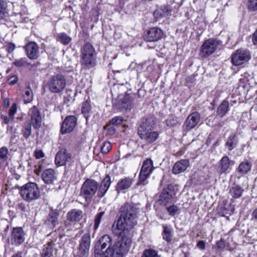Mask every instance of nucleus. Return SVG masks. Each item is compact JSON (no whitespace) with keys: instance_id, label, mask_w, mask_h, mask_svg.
Instances as JSON below:
<instances>
[{"instance_id":"e433bc0d","label":"nucleus","mask_w":257,"mask_h":257,"mask_svg":"<svg viewBox=\"0 0 257 257\" xmlns=\"http://www.w3.org/2000/svg\"><path fill=\"white\" fill-rule=\"evenodd\" d=\"M31 124L29 122L25 123L23 128L22 131L23 136L27 139L30 136L31 134Z\"/></svg>"},{"instance_id":"ddd939ff","label":"nucleus","mask_w":257,"mask_h":257,"mask_svg":"<svg viewBox=\"0 0 257 257\" xmlns=\"http://www.w3.org/2000/svg\"><path fill=\"white\" fill-rule=\"evenodd\" d=\"M72 160V155L66 149H61L56 155L55 162L57 166L65 165Z\"/></svg>"},{"instance_id":"4c0bfd02","label":"nucleus","mask_w":257,"mask_h":257,"mask_svg":"<svg viewBox=\"0 0 257 257\" xmlns=\"http://www.w3.org/2000/svg\"><path fill=\"white\" fill-rule=\"evenodd\" d=\"M141 257H160L158 252L153 249H145Z\"/></svg>"},{"instance_id":"de8ad7c7","label":"nucleus","mask_w":257,"mask_h":257,"mask_svg":"<svg viewBox=\"0 0 257 257\" xmlns=\"http://www.w3.org/2000/svg\"><path fill=\"white\" fill-rule=\"evenodd\" d=\"M8 151L7 148L2 147L0 149V159L5 160L7 157Z\"/></svg>"},{"instance_id":"37998d69","label":"nucleus","mask_w":257,"mask_h":257,"mask_svg":"<svg viewBox=\"0 0 257 257\" xmlns=\"http://www.w3.org/2000/svg\"><path fill=\"white\" fill-rule=\"evenodd\" d=\"M247 7L250 11H257V0H247Z\"/></svg>"},{"instance_id":"aec40b11","label":"nucleus","mask_w":257,"mask_h":257,"mask_svg":"<svg viewBox=\"0 0 257 257\" xmlns=\"http://www.w3.org/2000/svg\"><path fill=\"white\" fill-rule=\"evenodd\" d=\"M133 182L132 179L129 177L124 178L118 181L116 185V190L118 192L124 193L132 186Z\"/></svg>"},{"instance_id":"20e7f679","label":"nucleus","mask_w":257,"mask_h":257,"mask_svg":"<svg viewBox=\"0 0 257 257\" xmlns=\"http://www.w3.org/2000/svg\"><path fill=\"white\" fill-rule=\"evenodd\" d=\"M80 58L81 70L93 69L97 65V53L90 43H86L81 47Z\"/></svg>"},{"instance_id":"49530a36","label":"nucleus","mask_w":257,"mask_h":257,"mask_svg":"<svg viewBox=\"0 0 257 257\" xmlns=\"http://www.w3.org/2000/svg\"><path fill=\"white\" fill-rule=\"evenodd\" d=\"M250 77L251 75L250 73L247 72H245L241 75V78H240L239 81L242 83H246L249 81Z\"/></svg>"},{"instance_id":"09e8293b","label":"nucleus","mask_w":257,"mask_h":257,"mask_svg":"<svg viewBox=\"0 0 257 257\" xmlns=\"http://www.w3.org/2000/svg\"><path fill=\"white\" fill-rule=\"evenodd\" d=\"M29 64L27 62V58H23L17 60V67L25 66Z\"/></svg>"},{"instance_id":"3c124183","label":"nucleus","mask_w":257,"mask_h":257,"mask_svg":"<svg viewBox=\"0 0 257 257\" xmlns=\"http://www.w3.org/2000/svg\"><path fill=\"white\" fill-rule=\"evenodd\" d=\"M16 111V103H14L9 111V115L10 116H13Z\"/></svg>"},{"instance_id":"1a4fd4ad","label":"nucleus","mask_w":257,"mask_h":257,"mask_svg":"<svg viewBox=\"0 0 257 257\" xmlns=\"http://www.w3.org/2000/svg\"><path fill=\"white\" fill-rule=\"evenodd\" d=\"M251 58L250 53L245 49H238L232 54L231 62L233 65L238 66L248 62Z\"/></svg>"},{"instance_id":"72a5a7b5","label":"nucleus","mask_w":257,"mask_h":257,"mask_svg":"<svg viewBox=\"0 0 257 257\" xmlns=\"http://www.w3.org/2000/svg\"><path fill=\"white\" fill-rule=\"evenodd\" d=\"M122 106L126 109H131L133 106V96L130 94L124 95L122 100Z\"/></svg>"},{"instance_id":"a18cd8bd","label":"nucleus","mask_w":257,"mask_h":257,"mask_svg":"<svg viewBox=\"0 0 257 257\" xmlns=\"http://www.w3.org/2000/svg\"><path fill=\"white\" fill-rule=\"evenodd\" d=\"M111 144L108 142H105L101 147V151L103 154H107L111 150Z\"/></svg>"},{"instance_id":"a19ab883","label":"nucleus","mask_w":257,"mask_h":257,"mask_svg":"<svg viewBox=\"0 0 257 257\" xmlns=\"http://www.w3.org/2000/svg\"><path fill=\"white\" fill-rule=\"evenodd\" d=\"M123 120V118L122 116H117L111 119L109 123L113 126H119L122 123Z\"/></svg>"},{"instance_id":"f704fd0d","label":"nucleus","mask_w":257,"mask_h":257,"mask_svg":"<svg viewBox=\"0 0 257 257\" xmlns=\"http://www.w3.org/2000/svg\"><path fill=\"white\" fill-rule=\"evenodd\" d=\"M57 40L63 45H68L72 40V39L67 34L60 33L58 34Z\"/></svg>"},{"instance_id":"a878e982","label":"nucleus","mask_w":257,"mask_h":257,"mask_svg":"<svg viewBox=\"0 0 257 257\" xmlns=\"http://www.w3.org/2000/svg\"><path fill=\"white\" fill-rule=\"evenodd\" d=\"M92 107L90 101L86 100L84 101L81 106V113L83 114L87 122L89 118L92 113Z\"/></svg>"},{"instance_id":"f03ea898","label":"nucleus","mask_w":257,"mask_h":257,"mask_svg":"<svg viewBox=\"0 0 257 257\" xmlns=\"http://www.w3.org/2000/svg\"><path fill=\"white\" fill-rule=\"evenodd\" d=\"M111 183L110 177L108 175L103 179L99 186L95 180L87 179L81 186L80 194L86 201L91 202L96 192L98 197H103L109 188Z\"/></svg>"},{"instance_id":"5701e85b","label":"nucleus","mask_w":257,"mask_h":257,"mask_svg":"<svg viewBox=\"0 0 257 257\" xmlns=\"http://www.w3.org/2000/svg\"><path fill=\"white\" fill-rule=\"evenodd\" d=\"M67 219L71 222H77L82 219L83 212L79 209H72L67 213Z\"/></svg>"},{"instance_id":"f257e3e1","label":"nucleus","mask_w":257,"mask_h":257,"mask_svg":"<svg viewBox=\"0 0 257 257\" xmlns=\"http://www.w3.org/2000/svg\"><path fill=\"white\" fill-rule=\"evenodd\" d=\"M138 204L126 203L119 210V217L115 221L114 233L118 236L113 241L110 236L105 234L95 243V257H125L132 243V229L137 224Z\"/></svg>"},{"instance_id":"a211bd4d","label":"nucleus","mask_w":257,"mask_h":257,"mask_svg":"<svg viewBox=\"0 0 257 257\" xmlns=\"http://www.w3.org/2000/svg\"><path fill=\"white\" fill-rule=\"evenodd\" d=\"M189 166V161L187 159H182L177 161L174 165L172 168V173L174 174H178L184 172Z\"/></svg>"},{"instance_id":"dca6fc26","label":"nucleus","mask_w":257,"mask_h":257,"mask_svg":"<svg viewBox=\"0 0 257 257\" xmlns=\"http://www.w3.org/2000/svg\"><path fill=\"white\" fill-rule=\"evenodd\" d=\"M234 164V161L230 160L228 156H223L218 163V173L222 174L229 173Z\"/></svg>"},{"instance_id":"5fc2aeb1","label":"nucleus","mask_w":257,"mask_h":257,"mask_svg":"<svg viewBox=\"0 0 257 257\" xmlns=\"http://www.w3.org/2000/svg\"><path fill=\"white\" fill-rule=\"evenodd\" d=\"M197 246L202 250L204 249L205 248V243L203 240H200L197 242Z\"/></svg>"},{"instance_id":"2eb2a0df","label":"nucleus","mask_w":257,"mask_h":257,"mask_svg":"<svg viewBox=\"0 0 257 257\" xmlns=\"http://www.w3.org/2000/svg\"><path fill=\"white\" fill-rule=\"evenodd\" d=\"M200 119V114L194 111L190 114L185 121L183 127L184 130L189 131L193 128L199 122Z\"/></svg>"},{"instance_id":"052dcab7","label":"nucleus","mask_w":257,"mask_h":257,"mask_svg":"<svg viewBox=\"0 0 257 257\" xmlns=\"http://www.w3.org/2000/svg\"><path fill=\"white\" fill-rule=\"evenodd\" d=\"M1 118L5 123H8L10 120L9 118L6 115H2Z\"/></svg>"},{"instance_id":"393cba45","label":"nucleus","mask_w":257,"mask_h":257,"mask_svg":"<svg viewBox=\"0 0 257 257\" xmlns=\"http://www.w3.org/2000/svg\"><path fill=\"white\" fill-rule=\"evenodd\" d=\"M171 7L169 5H164L159 9L155 11L154 15L155 17L159 19L162 17L168 16L171 12Z\"/></svg>"},{"instance_id":"774afa93","label":"nucleus","mask_w":257,"mask_h":257,"mask_svg":"<svg viewBox=\"0 0 257 257\" xmlns=\"http://www.w3.org/2000/svg\"><path fill=\"white\" fill-rule=\"evenodd\" d=\"M17 257H21V256L19 255V253H17Z\"/></svg>"},{"instance_id":"9d476101","label":"nucleus","mask_w":257,"mask_h":257,"mask_svg":"<svg viewBox=\"0 0 257 257\" xmlns=\"http://www.w3.org/2000/svg\"><path fill=\"white\" fill-rule=\"evenodd\" d=\"M91 243L89 233H85L81 238L78 247L79 257H87L89 255Z\"/></svg>"},{"instance_id":"0e129e2a","label":"nucleus","mask_w":257,"mask_h":257,"mask_svg":"<svg viewBox=\"0 0 257 257\" xmlns=\"http://www.w3.org/2000/svg\"><path fill=\"white\" fill-rule=\"evenodd\" d=\"M16 228H13V232H12V235H13V237H14V238L15 239H16V238H15V235H15V231H16Z\"/></svg>"},{"instance_id":"c756f323","label":"nucleus","mask_w":257,"mask_h":257,"mask_svg":"<svg viewBox=\"0 0 257 257\" xmlns=\"http://www.w3.org/2000/svg\"><path fill=\"white\" fill-rule=\"evenodd\" d=\"M154 169L153 162L151 159L146 160L143 164L141 172L150 175Z\"/></svg>"},{"instance_id":"f8f14e48","label":"nucleus","mask_w":257,"mask_h":257,"mask_svg":"<svg viewBox=\"0 0 257 257\" xmlns=\"http://www.w3.org/2000/svg\"><path fill=\"white\" fill-rule=\"evenodd\" d=\"M163 36V31L159 28H150L145 33L144 40L147 42H156L161 39Z\"/></svg>"},{"instance_id":"58836bf2","label":"nucleus","mask_w":257,"mask_h":257,"mask_svg":"<svg viewBox=\"0 0 257 257\" xmlns=\"http://www.w3.org/2000/svg\"><path fill=\"white\" fill-rule=\"evenodd\" d=\"M166 209L170 216H175L179 213V207L175 205H172L167 207Z\"/></svg>"},{"instance_id":"4468645a","label":"nucleus","mask_w":257,"mask_h":257,"mask_svg":"<svg viewBox=\"0 0 257 257\" xmlns=\"http://www.w3.org/2000/svg\"><path fill=\"white\" fill-rule=\"evenodd\" d=\"M29 115L31 117V122L34 128H39L42 124V116L38 108L34 106L29 111Z\"/></svg>"},{"instance_id":"ea45409f","label":"nucleus","mask_w":257,"mask_h":257,"mask_svg":"<svg viewBox=\"0 0 257 257\" xmlns=\"http://www.w3.org/2000/svg\"><path fill=\"white\" fill-rule=\"evenodd\" d=\"M25 233L22 227H17V243L21 244L25 240Z\"/></svg>"},{"instance_id":"412c9836","label":"nucleus","mask_w":257,"mask_h":257,"mask_svg":"<svg viewBox=\"0 0 257 257\" xmlns=\"http://www.w3.org/2000/svg\"><path fill=\"white\" fill-rule=\"evenodd\" d=\"M56 240V239H52L44 245L42 251L41 253V257H51L53 255V247Z\"/></svg>"},{"instance_id":"9b49d317","label":"nucleus","mask_w":257,"mask_h":257,"mask_svg":"<svg viewBox=\"0 0 257 257\" xmlns=\"http://www.w3.org/2000/svg\"><path fill=\"white\" fill-rule=\"evenodd\" d=\"M77 119L74 115L67 116L63 121L61 127V133L66 134L73 131L76 126Z\"/></svg>"},{"instance_id":"39448f33","label":"nucleus","mask_w":257,"mask_h":257,"mask_svg":"<svg viewBox=\"0 0 257 257\" xmlns=\"http://www.w3.org/2000/svg\"><path fill=\"white\" fill-rule=\"evenodd\" d=\"M19 193L24 200L28 202L36 200L40 197L39 187L36 183L33 182H29L21 186Z\"/></svg>"},{"instance_id":"bf43d9fd","label":"nucleus","mask_w":257,"mask_h":257,"mask_svg":"<svg viewBox=\"0 0 257 257\" xmlns=\"http://www.w3.org/2000/svg\"><path fill=\"white\" fill-rule=\"evenodd\" d=\"M9 83L11 84H14L16 83V77L13 76L9 79Z\"/></svg>"},{"instance_id":"bb28decb","label":"nucleus","mask_w":257,"mask_h":257,"mask_svg":"<svg viewBox=\"0 0 257 257\" xmlns=\"http://www.w3.org/2000/svg\"><path fill=\"white\" fill-rule=\"evenodd\" d=\"M251 164L247 161L242 162L237 169V172L240 175L247 174L251 169Z\"/></svg>"},{"instance_id":"6e6552de","label":"nucleus","mask_w":257,"mask_h":257,"mask_svg":"<svg viewBox=\"0 0 257 257\" xmlns=\"http://www.w3.org/2000/svg\"><path fill=\"white\" fill-rule=\"evenodd\" d=\"M221 42L214 39L206 40L201 47L200 56L202 58H206L212 54L217 49Z\"/></svg>"},{"instance_id":"79ce46f5","label":"nucleus","mask_w":257,"mask_h":257,"mask_svg":"<svg viewBox=\"0 0 257 257\" xmlns=\"http://www.w3.org/2000/svg\"><path fill=\"white\" fill-rule=\"evenodd\" d=\"M150 175L149 174H146V173L141 172L139 175L138 184L143 185L147 184L148 181L147 180L149 177Z\"/></svg>"},{"instance_id":"0eeeda50","label":"nucleus","mask_w":257,"mask_h":257,"mask_svg":"<svg viewBox=\"0 0 257 257\" xmlns=\"http://www.w3.org/2000/svg\"><path fill=\"white\" fill-rule=\"evenodd\" d=\"M178 191L177 186L169 184L162 190L160 195L159 201L161 204L167 206L174 200L176 193Z\"/></svg>"},{"instance_id":"e2e57ef3","label":"nucleus","mask_w":257,"mask_h":257,"mask_svg":"<svg viewBox=\"0 0 257 257\" xmlns=\"http://www.w3.org/2000/svg\"><path fill=\"white\" fill-rule=\"evenodd\" d=\"M4 105L6 107L8 108L10 106V103L9 99L6 98L4 100Z\"/></svg>"},{"instance_id":"338daca9","label":"nucleus","mask_w":257,"mask_h":257,"mask_svg":"<svg viewBox=\"0 0 257 257\" xmlns=\"http://www.w3.org/2000/svg\"><path fill=\"white\" fill-rule=\"evenodd\" d=\"M15 0H11V2H10L11 4H13L15 3Z\"/></svg>"},{"instance_id":"7ed1b4c3","label":"nucleus","mask_w":257,"mask_h":257,"mask_svg":"<svg viewBox=\"0 0 257 257\" xmlns=\"http://www.w3.org/2000/svg\"><path fill=\"white\" fill-rule=\"evenodd\" d=\"M155 122L152 117L143 119L138 128V134L147 144H151L159 137V133L154 130Z\"/></svg>"},{"instance_id":"cd10ccee","label":"nucleus","mask_w":257,"mask_h":257,"mask_svg":"<svg viewBox=\"0 0 257 257\" xmlns=\"http://www.w3.org/2000/svg\"><path fill=\"white\" fill-rule=\"evenodd\" d=\"M163 228V231L162 235L163 239L166 241L169 242H171L173 236V231L172 227L170 225L166 224L162 225Z\"/></svg>"},{"instance_id":"603ef678","label":"nucleus","mask_w":257,"mask_h":257,"mask_svg":"<svg viewBox=\"0 0 257 257\" xmlns=\"http://www.w3.org/2000/svg\"><path fill=\"white\" fill-rule=\"evenodd\" d=\"M15 48V45L13 44H9L6 47V49L9 53L12 52Z\"/></svg>"},{"instance_id":"b1692460","label":"nucleus","mask_w":257,"mask_h":257,"mask_svg":"<svg viewBox=\"0 0 257 257\" xmlns=\"http://www.w3.org/2000/svg\"><path fill=\"white\" fill-rule=\"evenodd\" d=\"M238 140L235 134H231L226 140L225 146L229 151L236 147Z\"/></svg>"},{"instance_id":"c03bdc74","label":"nucleus","mask_w":257,"mask_h":257,"mask_svg":"<svg viewBox=\"0 0 257 257\" xmlns=\"http://www.w3.org/2000/svg\"><path fill=\"white\" fill-rule=\"evenodd\" d=\"M104 130L106 131V134L109 136H112L116 133V130L112 124L110 123L106 124L104 127Z\"/></svg>"},{"instance_id":"69168bd1","label":"nucleus","mask_w":257,"mask_h":257,"mask_svg":"<svg viewBox=\"0 0 257 257\" xmlns=\"http://www.w3.org/2000/svg\"><path fill=\"white\" fill-rule=\"evenodd\" d=\"M131 156V154H127V155H126L125 156H124L123 158H127L128 157H130Z\"/></svg>"},{"instance_id":"6ab92c4d","label":"nucleus","mask_w":257,"mask_h":257,"mask_svg":"<svg viewBox=\"0 0 257 257\" xmlns=\"http://www.w3.org/2000/svg\"><path fill=\"white\" fill-rule=\"evenodd\" d=\"M42 178L46 184H53L57 180V174L54 170L47 169L42 174Z\"/></svg>"},{"instance_id":"423d86ee","label":"nucleus","mask_w":257,"mask_h":257,"mask_svg":"<svg viewBox=\"0 0 257 257\" xmlns=\"http://www.w3.org/2000/svg\"><path fill=\"white\" fill-rule=\"evenodd\" d=\"M47 84L48 89L51 92L60 93L66 86V80L63 75L58 74L51 77Z\"/></svg>"},{"instance_id":"f3484780","label":"nucleus","mask_w":257,"mask_h":257,"mask_svg":"<svg viewBox=\"0 0 257 257\" xmlns=\"http://www.w3.org/2000/svg\"><path fill=\"white\" fill-rule=\"evenodd\" d=\"M27 56L31 60L37 59L39 55V47L34 42H30L25 46Z\"/></svg>"},{"instance_id":"680f3d73","label":"nucleus","mask_w":257,"mask_h":257,"mask_svg":"<svg viewBox=\"0 0 257 257\" xmlns=\"http://www.w3.org/2000/svg\"><path fill=\"white\" fill-rule=\"evenodd\" d=\"M129 0H118V5L120 8H122L126 2Z\"/></svg>"},{"instance_id":"473e14b6","label":"nucleus","mask_w":257,"mask_h":257,"mask_svg":"<svg viewBox=\"0 0 257 257\" xmlns=\"http://www.w3.org/2000/svg\"><path fill=\"white\" fill-rule=\"evenodd\" d=\"M23 99L24 103L31 102L33 99V91L30 88H26L23 91Z\"/></svg>"},{"instance_id":"2f4dec72","label":"nucleus","mask_w":257,"mask_h":257,"mask_svg":"<svg viewBox=\"0 0 257 257\" xmlns=\"http://www.w3.org/2000/svg\"><path fill=\"white\" fill-rule=\"evenodd\" d=\"M58 213L54 210H51L49 213L48 217V223L49 224H51L52 227H54L56 225L58 221Z\"/></svg>"},{"instance_id":"4be33fe9","label":"nucleus","mask_w":257,"mask_h":257,"mask_svg":"<svg viewBox=\"0 0 257 257\" xmlns=\"http://www.w3.org/2000/svg\"><path fill=\"white\" fill-rule=\"evenodd\" d=\"M244 189L240 185L233 184L229 187V194L233 199L239 198L241 197Z\"/></svg>"},{"instance_id":"13d9d810","label":"nucleus","mask_w":257,"mask_h":257,"mask_svg":"<svg viewBox=\"0 0 257 257\" xmlns=\"http://www.w3.org/2000/svg\"><path fill=\"white\" fill-rule=\"evenodd\" d=\"M177 120L175 118L170 119L167 120V125H174L176 124Z\"/></svg>"},{"instance_id":"6e6d98bb","label":"nucleus","mask_w":257,"mask_h":257,"mask_svg":"<svg viewBox=\"0 0 257 257\" xmlns=\"http://www.w3.org/2000/svg\"><path fill=\"white\" fill-rule=\"evenodd\" d=\"M252 42L254 45L257 44V28L252 35Z\"/></svg>"},{"instance_id":"8fccbe9b","label":"nucleus","mask_w":257,"mask_h":257,"mask_svg":"<svg viewBox=\"0 0 257 257\" xmlns=\"http://www.w3.org/2000/svg\"><path fill=\"white\" fill-rule=\"evenodd\" d=\"M35 156L37 159H40L44 157V153L41 150H36L35 152Z\"/></svg>"},{"instance_id":"7c9ffc66","label":"nucleus","mask_w":257,"mask_h":257,"mask_svg":"<svg viewBox=\"0 0 257 257\" xmlns=\"http://www.w3.org/2000/svg\"><path fill=\"white\" fill-rule=\"evenodd\" d=\"M8 4L4 0H0V20L4 19L9 15Z\"/></svg>"},{"instance_id":"c85d7f7f","label":"nucleus","mask_w":257,"mask_h":257,"mask_svg":"<svg viewBox=\"0 0 257 257\" xmlns=\"http://www.w3.org/2000/svg\"><path fill=\"white\" fill-rule=\"evenodd\" d=\"M228 110L229 102L228 101L224 100L217 108V115L222 117L228 112Z\"/></svg>"},{"instance_id":"864d4df0","label":"nucleus","mask_w":257,"mask_h":257,"mask_svg":"<svg viewBox=\"0 0 257 257\" xmlns=\"http://www.w3.org/2000/svg\"><path fill=\"white\" fill-rule=\"evenodd\" d=\"M217 247L219 249H222L225 246L224 241L220 240L216 243Z\"/></svg>"},{"instance_id":"c9c22d12","label":"nucleus","mask_w":257,"mask_h":257,"mask_svg":"<svg viewBox=\"0 0 257 257\" xmlns=\"http://www.w3.org/2000/svg\"><path fill=\"white\" fill-rule=\"evenodd\" d=\"M104 214V211H101L98 213L95 216L94 223V230H96L98 229L99 225L101 222L102 216Z\"/></svg>"},{"instance_id":"4d7b16f0","label":"nucleus","mask_w":257,"mask_h":257,"mask_svg":"<svg viewBox=\"0 0 257 257\" xmlns=\"http://www.w3.org/2000/svg\"><path fill=\"white\" fill-rule=\"evenodd\" d=\"M251 220L257 222V208L253 210L251 214Z\"/></svg>"}]
</instances>
